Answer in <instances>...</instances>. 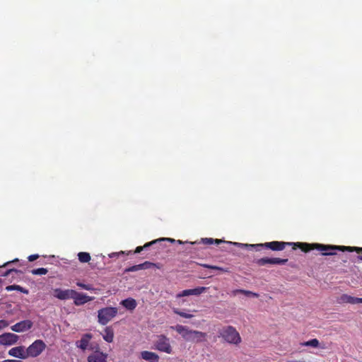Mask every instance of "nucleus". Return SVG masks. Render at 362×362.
<instances>
[{"instance_id":"obj_1","label":"nucleus","mask_w":362,"mask_h":362,"mask_svg":"<svg viewBox=\"0 0 362 362\" xmlns=\"http://www.w3.org/2000/svg\"><path fill=\"white\" fill-rule=\"evenodd\" d=\"M295 245L299 246L304 252H310L313 250H317L322 252V255L332 256L337 255V251L341 252H356L358 254H362V247H351V246H340V245H323L320 243L315 244H296ZM358 259L362 261V255L358 256Z\"/></svg>"},{"instance_id":"obj_2","label":"nucleus","mask_w":362,"mask_h":362,"mask_svg":"<svg viewBox=\"0 0 362 362\" xmlns=\"http://www.w3.org/2000/svg\"><path fill=\"white\" fill-rule=\"evenodd\" d=\"M233 244L238 245L240 247L245 248H254L256 251H260L262 248L269 249L273 251H282L285 249L286 245H293V249L296 250V248L300 249L303 252H304L299 246L295 245L296 244H308L307 243H286V242H279V241H272L268 242L265 243L260 244H243V243H234Z\"/></svg>"},{"instance_id":"obj_3","label":"nucleus","mask_w":362,"mask_h":362,"mask_svg":"<svg viewBox=\"0 0 362 362\" xmlns=\"http://www.w3.org/2000/svg\"><path fill=\"white\" fill-rule=\"evenodd\" d=\"M218 333L219 337H221L224 341L230 344L238 345L242 341L239 332L231 325L223 327L218 329Z\"/></svg>"},{"instance_id":"obj_4","label":"nucleus","mask_w":362,"mask_h":362,"mask_svg":"<svg viewBox=\"0 0 362 362\" xmlns=\"http://www.w3.org/2000/svg\"><path fill=\"white\" fill-rule=\"evenodd\" d=\"M118 310L115 307H105L98 311V322L102 325H107L117 314Z\"/></svg>"},{"instance_id":"obj_5","label":"nucleus","mask_w":362,"mask_h":362,"mask_svg":"<svg viewBox=\"0 0 362 362\" xmlns=\"http://www.w3.org/2000/svg\"><path fill=\"white\" fill-rule=\"evenodd\" d=\"M46 344L41 339H37L33 342L27 349V354L28 357L35 358L40 356L42 352L45 349Z\"/></svg>"},{"instance_id":"obj_6","label":"nucleus","mask_w":362,"mask_h":362,"mask_svg":"<svg viewBox=\"0 0 362 362\" xmlns=\"http://www.w3.org/2000/svg\"><path fill=\"white\" fill-rule=\"evenodd\" d=\"M99 349L98 345L90 347V349L94 351L88 356V362H106L107 354L100 351Z\"/></svg>"},{"instance_id":"obj_7","label":"nucleus","mask_w":362,"mask_h":362,"mask_svg":"<svg viewBox=\"0 0 362 362\" xmlns=\"http://www.w3.org/2000/svg\"><path fill=\"white\" fill-rule=\"evenodd\" d=\"M155 347L160 351L165 352L166 354L172 353V347L170 344V340L165 335H160L158 337V339L155 342Z\"/></svg>"},{"instance_id":"obj_8","label":"nucleus","mask_w":362,"mask_h":362,"mask_svg":"<svg viewBox=\"0 0 362 362\" xmlns=\"http://www.w3.org/2000/svg\"><path fill=\"white\" fill-rule=\"evenodd\" d=\"M53 291L54 296L56 298L61 300H65L68 299H73L76 291L73 289L62 290L61 288H55L53 290Z\"/></svg>"},{"instance_id":"obj_9","label":"nucleus","mask_w":362,"mask_h":362,"mask_svg":"<svg viewBox=\"0 0 362 362\" xmlns=\"http://www.w3.org/2000/svg\"><path fill=\"white\" fill-rule=\"evenodd\" d=\"M288 262V259H281L279 257H262L256 260L258 266H264L266 264H279L284 265Z\"/></svg>"},{"instance_id":"obj_10","label":"nucleus","mask_w":362,"mask_h":362,"mask_svg":"<svg viewBox=\"0 0 362 362\" xmlns=\"http://www.w3.org/2000/svg\"><path fill=\"white\" fill-rule=\"evenodd\" d=\"M19 339V337L15 334L7 332L0 335V344L11 346L15 344Z\"/></svg>"},{"instance_id":"obj_11","label":"nucleus","mask_w":362,"mask_h":362,"mask_svg":"<svg viewBox=\"0 0 362 362\" xmlns=\"http://www.w3.org/2000/svg\"><path fill=\"white\" fill-rule=\"evenodd\" d=\"M33 325L31 320H25L13 325L11 326V329L13 332H21L30 329L33 327Z\"/></svg>"},{"instance_id":"obj_12","label":"nucleus","mask_w":362,"mask_h":362,"mask_svg":"<svg viewBox=\"0 0 362 362\" xmlns=\"http://www.w3.org/2000/svg\"><path fill=\"white\" fill-rule=\"evenodd\" d=\"M26 349L23 346H16L8 351V355L21 359H26L28 358Z\"/></svg>"},{"instance_id":"obj_13","label":"nucleus","mask_w":362,"mask_h":362,"mask_svg":"<svg viewBox=\"0 0 362 362\" xmlns=\"http://www.w3.org/2000/svg\"><path fill=\"white\" fill-rule=\"evenodd\" d=\"M206 287H197L192 289L183 290L177 294V298H182L188 296H199L206 291Z\"/></svg>"},{"instance_id":"obj_14","label":"nucleus","mask_w":362,"mask_h":362,"mask_svg":"<svg viewBox=\"0 0 362 362\" xmlns=\"http://www.w3.org/2000/svg\"><path fill=\"white\" fill-rule=\"evenodd\" d=\"M94 299V297H90L87 296L85 293H79L76 291L75 295L74 296V303L76 306H80L84 305L85 303L91 301Z\"/></svg>"},{"instance_id":"obj_15","label":"nucleus","mask_w":362,"mask_h":362,"mask_svg":"<svg viewBox=\"0 0 362 362\" xmlns=\"http://www.w3.org/2000/svg\"><path fill=\"white\" fill-rule=\"evenodd\" d=\"M165 241L170 242V243H175V240H174L173 238H159L157 240H154L153 241L146 243L144 246L136 247V248L134 250V253H139L143 250H144L151 245H156V244L160 243L161 242H165Z\"/></svg>"},{"instance_id":"obj_16","label":"nucleus","mask_w":362,"mask_h":362,"mask_svg":"<svg viewBox=\"0 0 362 362\" xmlns=\"http://www.w3.org/2000/svg\"><path fill=\"white\" fill-rule=\"evenodd\" d=\"M339 303H350L357 304L362 303V298H356L349 296L347 294H342L338 299Z\"/></svg>"},{"instance_id":"obj_17","label":"nucleus","mask_w":362,"mask_h":362,"mask_svg":"<svg viewBox=\"0 0 362 362\" xmlns=\"http://www.w3.org/2000/svg\"><path fill=\"white\" fill-rule=\"evenodd\" d=\"M140 357L148 362H158L160 358L157 354L148 351H141Z\"/></svg>"},{"instance_id":"obj_18","label":"nucleus","mask_w":362,"mask_h":362,"mask_svg":"<svg viewBox=\"0 0 362 362\" xmlns=\"http://www.w3.org/2000/svg\"><path fill=\"white\" fill-rule=\"evenodd\" d=\"M92 339V334L87 333L82 336L80 340L76 341V346L83 351L88 349L90 340Z\"/></svg>"},{"instance_id":"obj_19","label":"nucleus","mask_w":362,"mask_h":362,"mask_svg":"<svg viewBox=\"0 0 362 362\" xmlns=\"http://www.w3.org/2000/svg\"><path fill=\"white\" fill-rule=\"evenodd\" d=\"M171 328L180 334L185 339L187 338L188 334H192L193 331L192 329H189L187 327L181 325H177Z\"/></svg>"},{"instance_id":"obj_20","label":"nucleus","mask_w":362,"mask_h":362,"mask_svg":"<svg viewBox=\"0 0 362 362\" xmlns=\"http://www.w3.org/2000/svg\"><path fill=\"white\" fill-rule=\"evenodd\" d=\"M121 304L127 310H133L136 308L137 303L135 299L132 298H128L123 300Z\"/></svg>"},{"instance_id":"obj_21","label":"nucleus","mask_w":362,"mask_h":362,"mask_svg":"<svg viewBox=\"0 0 362 362\" xmlns=\"http://www.w3.org/2000/svg\"><path fill=\"white\" fill-rule=\"evenodd\" d=\"M192 334H194L193 342L194 343H200L204 341L207 336L206 333L197 330H193Z\"/></svg>"},{"instance_id":"obj_22","label":"nucleus","mask_w":362,"mask_h":362,"mask_svg":"<svg viewBox=\"0 0 362 362\" xmlns=\"http://www.w3.org/2000/svg\"><path fill=\"white\" fill-rule=\"evenodd\" d=\"M103 339L105 341H106L107 342H109V343L113 341L114 332L111 327H107L105 329V334L103 335Z\"/></svg>"},{"instance_id":"obj_23","label":"nucleus","mask_w":362,"mask_h":362,"mask_svg":"<svg viewBox=\"0 0 362 362\" xmlns=\"http://www.w3.org/2000/svg\"><path fill=\"white\" fill-rule=\"evenodd\" d=\"M300 345L304 346H311L313 348L320 347L321 349H325L324 346H320V342L317 339H313L309 341L300 343Z\"/></svg>"},{"instance_id":"obj_24","label":"nucleus","mask_w":362,"mask_h":362,"mask_svg":"<svg viewBox=\"0 0 362 362\" xmlns=\"http://www.w3.org/2000/svg\"><path fill=\"white\" fill-rule=\"evenodd\" d=\"M6 290L7 291H18L23 293H25V294H28V290H27L26 288H23L21 287V286H18V285H10V286H7L6 287Z\"/></svg>"},{"instance_id":"obj_25","label":"nucleus","mask_w":362,"mask_h":362,"mask_svg":"<svg viewBox=\"0 0 362 362\" xmlns=\"http://www.w3.org/2000/svg\"><path fill=\"white\" fill-rule=\"evenodd\" d=\"M78 260L81 263H86L90 260V255L88 252H81L78 254Z\"/></svg>"},{"instance_id":"obj_26","label":"nucleus","mask_w":362,"mask_h":362,"mask_svg":"<svg viewBox=\"0 0 362 362\" xmlns=\"http://www.w3.org/2000/svg\"><path fill=\"white\" fill-rule=\"evenodd\" d=\"M237 293H243L247 296H252V297H255V298L259 297L258 293L252 292L250 291L243 290V289H237V290L233 291L234 295H235Z\"/></svg>"},{"instance_id":"obj_27","label":"nucleus","mask_w":362,"mask_h":362,"mask_svg":"<svg viewBox=\"0 0 362 362\" xmlns=\"http://www.w3.org/2000/svg\"><path fill=\"white\" fill-rule=\"evenodd\" d=\"M202 242L205 245H211L216 243L217 245L223 243L224 241L220 239H213L211 238H202Z\"/></svg>"},{"instance_id":"obj_28","label":"nucleus","mask_w":362,"mask_h":362,"mask_svg":"<svg viewBox=\"0 0 362 362\" xmlns=\"http://www.w3.org/2000/svg\"><path fill=\"white\" fill-rule=\"evenodd\" d=\"M202 266L203 267H204V268H208V269H214V270H217V271H220L221 272H228V269H225V268L220 267H218V266L210 265V264H202Z\"/></svg>"},{"instance_id":"obj_29","label":"nucleus","mask_w":362,"mask_h":362,"mask_svg":"<svg viewBox=\"0 0 362 362\" xmlns=\"http://www.w3.org/2000/svg\"><path fill=\"white\" fill-rule=\"evenodd\" d=\"M31 274L33 275H45L48 272V270L45 268H38L34 269L30 271Z\"/></svg>"},{"instance_id":"obj_30","label":"nucleus","mask_w":362,"mask_h":362,"mask_svg":"<svg viewBox=\"0 0 362 362\" xmlns=\"http://www.w3.org/2000/svg\"><path fill=\"white\" fill-rule=\"evenodd\" d=\"M173 313L177 314V315H180V316H181V317H182L187 318V319L192 318L194 316L192 314H188V313H185L183 311H181V310H180L177 308H174L173 309Z\"/></svg>"},{"instance_id":"obj_31","label":"nucleus","mask_w":362,"mask_h":362,"mask_svg":"<svg viewBox=\"0 0 362 362\" xmlns=\"http://www.w3.org/2000/svg\"><path fill=\"white\" fill-rule=\"evenodd\" d=\"M76 285L78 287H80L83 289L87 290V291H93L94 290V288L90 284H83V283L78 281L76 283Z\"/></svg>"},{"instance_id":"obj_32","label":"nucleus","mask_w":362,"mask_h":362,"mask_svg":"<svg viewBox=\"0 0 362 362\" xmlns=\"http://www.w3.org/2000/svg\"><path fill=\"white\" fill-rule=\"evenodd\" d=\"M143 269L142 264H136L126 269V272H136Z\"/></svg>"},{"instance_id":"obj_33","label":"nucleus","mask_w":362,"mask_h":362,"mask_svg":"<svg viewBox=\"0 0 362 362\" xmlns=\"http://www.w3.org/2000/svg\"><path fill=\"white\" fill-rule=\"evenodd\" d=\"M141 264H142L143 269H150V268L156 267V264L150 262H148V261L144 262Z\"/></svg>"},{"instance_id":"obj_34","label":"nucleus","mask_w":362,"mask_h":362,"mask_svg":"<svg viewBox=\"0 0 362 362\" xmlns=\"http://www.w3.org/2000/svg\"><path fill=\"white\" fill-rule=\"evenodd\" d=\"M18 273V271L17 269H9L8 270H6L4 273L1 274V276H8L11 274L12 273Z\"/></svg>"},{"instance_id":"obj_35","label":"nucleus","mask_w":362,"mask_h":362,"mask_svg":"<svg viewBox=\"0 0 362 362\" xmlns=\"http://www.w3.org/2000/svg\"><path fill=\"white\" fill-rule=\"evenodd\" d=\"M39 257V255H30L28 259L30 262H33L35 259H37V258Z\"/></svg>"},{"instance_id":"obj_36","label":"nucleus","mask_w":362,"mask_h":362,"mask_svg":"<svg viewBox=\"0 0 362 362\" xmlns=\"http://www.w3.org/2000/svg\"><path fill=\"white\" fill-rule=\"evenodd\" d=\"M194 334H189L188 336L187 337V338L185 339L186 341H192L193 342V340H194Z\"/></svg>"},{"instance_id":"obj_37","label":"nucleus","mask_w":362,"mask_h":362,"mask_svg":"<svg viewBox=\"0 0 362 362\" xmlns=\"http://www.w3.org/2000/svg\"><path fill=\"white\" fill-rule=\"evenodd\" d=\"M6 326V322L4 320H0V329Z\"/></svg>"},{"instance_id":"obj_38","label":"nucleus","mask_w":362,"mask_h":362,"mask_svg":"<svg viewBox=\"0 0 362 362\" xmlns=\"http://www.w3.org/2000/svg\"><path fill=\"white\" fill-rule=\"evenodd\" d=\"M1 362H23L20 360H13V359H6V360H4Z\"/></svg>"},{"instance_id":"obj_39","label":"nucleus","mask_w":362,"mask_h":362,"mask_svg":"<svg viewBox=\"0 0 362 362\" xmlns=\"http://www.w3.org/2000/svg\"><path fill=\"white\" fill-rule=\"evenodd\" d=\"M9 263H10V262H8L5 263L2 267H5V266H6V265H8Z\"/></svg>"},{"instance_id":"obj_40","label":"nucleus","mask_w":362,"mask_h":362,"mask_svg":"<svg viewBox=\"0 0 362 362\" xmlns=\"http://www.w3.org/2000/svg\"><path fill=\"white\" fill-rule=\"evenodd\" d=\"M177 242L179 244H182V242L181 240H177Z\"/></svg>"},{"instance_id":"obj_41","label":"nucleus","mask_w":362,"mask_h":362,"mask_svg":"<svg viewBox=\"0 0 362 362\" xmlns=\"http://www.w3.org/2000/svg\"><path fill=\"white\" fill-rule=\"evenodd\" d=\"M1 267L0 266V268H1Z\"/></svg>"}]
</instances>
